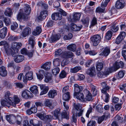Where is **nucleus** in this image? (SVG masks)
<instances>
[{
  "label": "nucleus",
  "mask_w": 126,
  "mask_h": 126,
  "mask_svg": "<svg viewBox=\"0 0 126 126\" xmlns=\"http://www.w3.org/2000/svg\"><path fill=\"white\" fill-rule=\"evenodd\" d=\"M24 11L22 10H20L17 16V19L19 21H21L22 19L24 21L28 19L27 15H29L30 13L31 8L29 5L26 4L24 6Z\"/></svg>",
  "instance_id": "obj_1"
},
{
  "label": "nucleus",
  "mask_w": 126,
  "mask_h": 126,
  "mask_svg": "<svg viewBox=\"0 0 126 126\" xmlns=\"http://www.w3.org/2000/svg\"><path fill=\"white\" fill-rule=\"evenodd\" d=\"M10 95V94L8 92V108L10 106L9 105H10L15 107L16 105L19 103L20 99L18 95H14L12 98L9 96Z\"/></svg>",
  "instance_id": "obj_2"
},
{
  "label": "nucleus",
  "mask_w": 126,
  "mask_h": 126,
  "mask_svg": "<svg viewBox=\"0 0 126 126\" xmlns=\"http://www.w3.org/2000/svg\"><path fill=\"white\" fill-rule=\"evenodd\" d=\"M101 38L99 34L94 35L91 38L92 43L94 46H97L101 41Z\"/></svg>",
  "instance_id": "obj_3"
},
{
  "label": "nucleus",
  "mask_w": 126,
  "mask_h": 126,
  "mask_svg": "<svg viewBox=\"0 0 126 126\" xmlns=\"http://www.w3.org/2000/svg\"><path fill=\"white\" fill-rule=\"evenodd\" d=\"M124 66V64L122 62H115L112 66L110 67V69L111 70V72H112L115 71L120 68H123Z\"/></svg>",
  "instance_id": "obj_4"
},
{
  "label": "nucleus",
  "mask_w": 126,
  "mask_h": 126,
  "mask_svg": "<svg viewBox=\"0 0 126 126\" xmlns=\"http://www.w3.org/2000/svg\"><path fill=\"white\" fill-rule=\"evenodd\" d=\"M110 67L106 69L104 72H101L98 73L97 74L98 76L101 78H105L106 76L108 75L110 73H112L111 72V70Z\"/></svg>",
  "instance_id": "obj_5"
},
{
  "label": "nucleus",
  "mask_w": 126,
  "mask_h": 126,
  "mask_svg": "<svg viewBox=\"0 0 126 126\" xmlns=\"http://www.w3.org/2000/svg\"><path fill=\"white\" fill-rule=\"evenodd\" d=\"M33 79L32 72V71L27 72L23 78V81L25 83H27L28 80H31Z\"/></svg>",
  "instance_id": "obj_6"
},
{
  "label": "nucleus",
  "mask_w": 126,
  "mask_h": 126,
  "mask_svg": "<svg viewBox=\"0 0 126 126\" xmlns=\"http://www.w3.org/2000/svg\"><path fill=\"white\" fill-rule=\"evenodd\" d=\"M126 35V33L125 32H121L116 39V43L117 44H119L124 38Z\"/></svg>",
  "instance_id": "obj_7"
},
{
  "label": "nucleus",
  "mask_w": 126,
  "mask_h": 126,
  "mask_svg": "<svg viewBox=\"0 0 126 126\" xmlns=\"http://www.w3.org/2000/svg\"><path fill=\"white\" fill-rule=\"evenodd\" d=\"M22 96L23 97L26 98H32L33 97L32 93L28 90L23 91L22 94Z\"/></svg>",
  "instance_id": "obj_8"
},
{
  "label": "nucleus",
  "mask_w": 126,
  "mask_h": 126,
  "mask_svg": "<svg viewBox=\"0 0 126 126\" xmlns=\"http://www.w3.org/2000/svg\"><path fill=\"white\" fill-rule=\"evenodd\" d=\"M125 2L123 0H118L117 1L115 4V7L117 9H122L124 6Z\"/></svg>",
  "instance_id": "obj_9"
},
{
  "label": "nucleus",
  "mask_w": 126,
  "mask_h": 126,
  "mask_svg": "<svg viewBox=\"0 0 126 126\" xmlns=\"http://www.w3.org/2000/svg\"><path fill=\"white\" fill-rule=\"evenodd\" d=\"M60 109H57L52 112L51 113L53 115L54 119H58L60 116L61 114L60 112Z\"/></svg>",
  "instance_id": "obj_10"
},
{
  "label": "nucleus",
  "mask_w": 126,
  "mask_h": 126,
  "mask_svg": "<svg viewBox=\"0 0 126 126\" xmlns=\"http://www.w3.org/2000/svg\"><path fill=\"white\" fill-rule=\"evenodd\" d=\"M52 19L55 20H60L62 18V15L61 14L55 13H53L51 16Z\"/></svg>",
  "instance_id": "obj_11"
},
{
  "label": "nucleus",
  "mask_w": 126,
  "mask_h": 126,
  "mask_svg": "<svg viewBox=\"0 0 126 126\" xmlns=\"http://www.w3.org/2000/svg\"><path fill=\"white\" fill-rule=\"evenodd\" d=\"M47 12L46 10L41 11L40 15L38 17V19L41 21L45 19L47 15Z\"/></svg>",
  "instance_id": "obj_12"
},
{
  "label": "nucleus",
  "mask_w": 126,
  "mask_h": 126,
  "mask_svg": "<svg viewBox=\"0 0 126 126\" xmlns=\"http://www.w3.org/2000/svg\"><path fill=\"white\" fill-rule=\"evenodd\" d=\"M83 90V87L81 86H79L77 84H74V95H76V94L79 93Z\"/></svg>",
  "instance_id": "obj_13"
},
{
  "label": "nucleus",
  "mask_w": 126,
  "mask_h": 126,
  "mask_svg": "<svg viewBox=\"0 0 126 126\" xmlns=\"http://www.w3.org/2000/svg\"><path fill=\"white\" fill-rule=\"evenodd\" d=\"M16 121V117L15 116L12 114L8 115V122L10 124H14Z\"/></svg>",
  "instance_id": "obj_14"
},
{
  "label": "nucleus",
  "mask_w": 126,
  "mask_h": 126,
  "mask_svg": "<svg viewBox=\"0 0 126 126\" xmlns=\"http://www.w3.org/2000/svg\"><path fill=\"white\" fill-rule=\"evenodd\" d=\"M112 15L113 14L112 11L110 10L106 14L103 15L101 17L102 19H109L112 17Z\"/></svg>",
  "instance_id": "obj_15"
},
{
  "label": "nucleus",
  "mask_w": 126,
  "mask_h": 126,
  "mask_svg": "<svg viewBox=\"0 0 126 126\" xmlns=\"http://www.w3.org/2000/svg\"><path fill=\"white\" fill-rule=\"evenodd\" d=\"M110 51V48L108 47H106L104 48L103 51L100 54V55L107 56L109 55Z\"/></svg>",
  "instance_id": "obj_16"
},
{
  "label": "nucleus",
  "mask_w": 126,
  "mask_h": 126,
  "mask_svg": "<svg viewBox=\"0 0 126 126\" xmlns=\"http://www.w3.org/2000/svg\"><path fill=\"white\" fill-rule=\"evenodd\" d=\"M7 72L4 66L0 67V75L3 77H5L7 75Z\"/></svg>",
  "instance_id": "obj_17"
},
{
  "label": "nucleus",
  "mask_w": 126,
  "mask_h": 126,
  "mask_svg": "<svg viewBox=\"0 0 126 126\" xmlns=\"http://www.w3.org/2000/svg\"><path fill=\"white\" fill-rule=\"evenodd\" d=\"M40 88L41 90H43L40 94V95H42L46 94L49 89L48 86H46L44 85H41L40 86Z\"/></svg>",
  "instance_id": "obj_18"
},
{
  "label": "nucleus",
  "mask_w": 126,
  "mask_h": 126,
  "mask_svg": "<svg viewBox=\"0 0 126 126\" xmlns=\"http://www.w3.org/2000/svg\"><path fill=\"white\" fill-rule=\"evenodd\" d=\"M7 32V28H2L0 31V37L1 38H4L6 35Z\"/></svg>",
  "instance_id": "obj_19"
},
{
  "label": "nucleus",
  "mask_w": 126,
  "mask_h": 126,
  "mask_svg": "<svg viewBox=\"0 0 126 126\" xmlns=\"http://www.w3.org/2000/svg\"><path fill=\"white\" fill-rule=\"evenodd\" d=\"M31 29L29 27L25 28L23 30L22 33L23 37H25L31 33Z\"/></svg>",
  "instance_id": "obj_20"
},
{
  "label": "nucleus",
  "mask_w": 126,
  "mask_h": 126,
  "mask_svg": "<svg viewBox=\"0 0 126 126\" xmlns=\"http://www.w3.org/2000/svg\"><path fill=\"white\" fill-rule=\"evenodd\" d=\"M87 73L91 76H94L95 75V67L94 66L91 68L87 71Z\"/></svg>",
  "instance_id": "obj_21"
},
{
  "label": "nucleus",
  "mask_w": 126,
  "mask_h": 126,
  "mask_svg": "<svg viewBox=\"0 0 126 126\" xmlns=\"http://www.w3.org/2000/svg\"><path fill=\"white\" fill-rule=\"evenodd\" d=\"M92 96V94L88 91H87L86 96L84 98V102L87 101H90L93 100Z\"/></svg>",
  "instance_id": "obj_22"
},
{
  "label": "nucleus",
  "mask_w": 126,
  "mask_h": 126,
  "mask_svg": "<svg viewBox=\"0 0 126 126\" xmlns=\"http://www.w3.org/2000/svg\"><path fill=\"white\" fill-rule=\"evenodd\" d=\"M4 46L5 51L7 55H8V44L5 41H2L0 42V46Z\"/></svg>",
  "instance_id": "obj_23"
},
{
  "label": "nucleus",
  "mask_w": 126,
  "mask_h": 126,
  "mask_svg": "<svg viewBox=\"0 0 126 126\" xmlns=\"http://www.w3.org/2000/svg\"><path fill=\"white\" fill-rule=\"evenodd\" d=\"M76 95H74L75 97H76V98L82 102H84V95L82 93H78L76 94Z\"/></svg>",
  "instance_id": "obj_24"
},
{
  "label": "nucleus",
  "mask_w": 126,
  "mask_h": 126,
  "mask_svg": "<svg viewBox=\"0 0 126 126\" xmlns=\"http://www.w3.org/2000/svg\"><path fill=\"white\" fill-rule=\"evenodd\" d=\"M30 90L33 93V94L37 95L38 94V87L37 86H33L30 88Z\"/></svg>",
  "instance_id": "obj_25"
},
{
  "label": "nucleus",
  "mask_w": 126,
  "mask_h": 126,
  "mask_svg": "<svg viewBox=\"0 0 126 126\" xmlns=\"http://www.w3.org/2000/svg\"><path fill=\"white\" fill-rule=\"evenodd\" d=\"M16 57V58L14 59V61L17 63H19L22 62L24 59V56L21 55H17Z\"/></svg>",
  "instance_id": "obj_26"
},
{
  "label": "nucleus",
  "mask_w": 126,
  "mask_h": 126,
  "mask_svg": "<svg viewBox=\"0 0 126 126\" xmlns=\"http://www.w3.org/2000/svg\"><path fill=\"white\" fill-rule=\"evenodd\" d=\"M22 45L21 43L16 42L12 43V47L13 49H18L20 48Z\"/></svg>",
  "instance_id": "obj_27"
},
{
  "label": "nucleus",
  "mask_w": 126,
  "mask_h": 126,
  "mask_svg": "<svg viewBox=\"0 0 126 126\" xmlns=\"http://www.w3.org/2000/svg\"><path fill=\"white\" fill-rule=\"evenodd\" d=\"M53 119H54L53 116L50 115H47L45 116L44 121L46 123H48Z\"/></svg>",
  "instance_id": "obj_28"
},
{
  "label": "nucleus",
  "mask_w": 126,
  "mask_h": 126,
  "mask_svg": "<svg viewBox=\"0 0 126 126\" xmlns=\"http://www.w3.org/2000/svg\"><path fill=\"white\" fill-rule=\"evenodd\" d=\"M8 94H7L5 95V98L3 99L1 101V105L3 106H7L8 103Z\"/></svg>",
  "instance_id": "obj_29"
},
{
  "label": "nucleus",
  "mask_w": 126,
  "mask_h": 126,
  "mask_svg": "<svg viewBox=\"0 0 126 126\" xmlns=\"http://www.w3.org/2000/svg\"><path fill=\"white\" fill-rule=\"evenodd\" d=\"M57 92L55 90H51L48 92V97L50 98H53L57 94Z\"/></svg>",
  "instance_id": "obj_30"
},
{
  "label": "nucleus",
  "mask_w": 126,
  "mask_h": 126,
  "mask_svg": "<svg viewBox=\"0 0 126 126\" xmlns=\"http://www.w3.org/2000/svg\"><path fill=\"white\" fill-rule=\"evenodd\" d=\"M41 32V29L40 27H37L32 32V34L35 36L39 35Z\"/></svg>",
  "instance_id": "obj_31"
},
{
  "label": "nucleus",
  "mask_w": 126,
  "mask_h": 126,
  "mask_svg": "<svg viewBox=\"0 0 126 126\" xmlns=\"http://www.w3.org/2000/svg\"><path fill=\"white\" fill-rule=\"evenodd\" d=\"M39 73H36L38 79L40 80H41L43 78V75L44 74V72L43 70H40L39 71Z\"/></svg>",
  "instance_id": "obj_32"
},
{
  "label": "nucleus",
  "mask_w": 126,
  "mask_h": 126,
  "mask_svg": "<svg viewBox=\"0 0 126 126\" xmlns=\"http://www.w3.org/2000/svg\"><path fill=\"white\" fill-rule=\"evenodd\" d=\"M44 105L45 106L49 107L50 108L52 109L53 107L52 106L51 101L48 99H46L45 101Z\"/></svg>",
  "instance_id": "obj_33"
},
{
  "label": "nucleus",
  "mask_w": 126,
  "mask_h": 126,
  "mask_svg": "<svg viewBox=\"0 0 126 126\" xmlns=\"http://www.w3.org/2000/svg\"><path fill=\"white\" fill-rule=\"evenodd\" d=\"M62 117L68 119L69 118V112L68 111L63 110L61 114Z\"/></svg>",
  "instance_id": "obj_34"
},
{
  "label": "nucleus",
  "mask_w": 126,
  "mask_h": 126,
  "mask_svg": "<svg viewBox=\"0 0 126 126\" xmlns=\"http://www.w3.org/2000/svg\"><path fill=\"white\" fill-rule=\"evenodd\" d=\"M51 64V62H47L43 65L41 66V67L45 70H48L50 68Z\"/></svg>",
  "instance_id": "obj_35"
},
{
  "label": "nucleus",
  "mask_w": 126,
  "mask_h": 126,
  "mask_svg": "<svg viewBox=\"0 0 126 126\" xmlns=\"http://www.w3.org/2000/svg\"><path fill=\"white\" fill-rule=\"evenodd\" d=\"M82 27L81 25L80 26H77L76 25L72 24L71 26V29L73 30L74 31H79Z\"/></svg>",
  "instance_id": "obj_36"
},
{
  "label": "nucleus",
  "mask_w": 126,
  "mask_h": 126,
  "mask_svg": "<svg viewBox=\"0 0 126 126\" xmlns=\"http://www.w3.org/2000/svg\"><path fill=\"white\" fill-rule=\"evenodd\" d=\"M74 56L73 54L71 52L65 51L64 52L63 57L71 58Z\"/></svg>",
  "instance_id": "obj_37"
},
{
  "label": "nucleus",
  "mask_w": 126,
  "mask_h": 126,
  "mask_svg": "<svg viewBox=\"0 0 126 126\" xmlns=\"http://www.w3.org/2000/svg\"><path fill=\"white\" fill-rule=\"evenodd\" d=\"M76 48V45L74 44L70 45L67 47V48L68 49L73 52L75 51Z\"/></svg>",
  "instance_id": "obj_38"
},
{
  "label": "nucleus",
  "mask_w": 126,
  "mask_h": 126,
  "mask_svg": "<svg viewBox=\"0 0 126 126\" xmlns=\"http://www.w3.org/2000/svg\"><path fill=\"white\" fill-rule=\"evenodd\" d=\"M96 70L98 71H100L103 68V63H98L96 64Z\"/></svg>",
  "instance_id": "obj_39"
},
{
  "label": "nucleus",
  "mask_w": 126,
  "mask_h": 126,
  "mask_svg": "<svg viewBox=\"0 0 126 126\" xmlns=\"http://www.w3.org/2000/svg\"><path fill=\"white\" fill-rule=\"evenodd\" d=\"M18 54V50L17 49H13L10 51V54L12 56L16 57Z\"/></svg>",
  "instance_id": "obj_40"
},
{
  "label": "nucleus",
  "mask_w": 126,
  "mask_h": 126,
  "mask_svg": "<svg viewBox=\"0 0 126 126\" xmlns=\"http://www.w3.org/2000/svg\"><path fill=\"white\" fill-rule=\"evenodd\" d=\"M64 52L63 53V51L61 49H59L55 52V56H62L63 57Z\"/></svg>",
  "instance_id": "obj_41"
},
{
  "label": "nucleus",
  "mask_w": 126,
  "mask_h": 126,
  "mask_svg": "<svg viewBox=\"0 0 126 126\" xmlns=\"http://www.w3.org/2000/svg\"><path fill=\"white\" fill-rule=\"evenodd\" d=\"M81 21L82 23L85 25L86 27L88 26L89 23V19L88 17H83L81 19Z\"/></svg>",
  "instance_id": "obj_42"
},
{
  "label": "nucleus",
  "mask_w": 126,
  "mask_h": 126,
  "mask_svg": "<svg viewBox=\"0 0 126 126\" xmlns=\"http://www.w3.org/2000/svg\"><path fill=\"white\" fill-rule=\"evenodd\" d=\"M28 44L30 45L32 49L34 48L35 43L33 38H29Z\"/></svg>",
  "instance_id": "obj_43"
},
{
  "label": "nucleus",
  "mask_w": 126,
  "mask_h": 126,
  "mask_svg": "<svg viewBox=\"0 0 126 126\" xmlns=\"http://www.w3.org/2000/svg\"><path fill=\"white\" fill-rule=\"evenodd\" d=\"M125 71H124L121 70L120 71L116 76L117 79H119L123 78L125 75Z\"/></svg>",
  "instance_id": "obj_44"
},
{
  "label": "nucleus",
  "mask_w": 126,
  "mask_h": 126,
  "mask_svg": "<svg viewBox=\"0 0 126 126\" xmlns=\"http://www.w3.org/2000/svg\"><path fill=\"white\" fill-rule=\"evenodd\" d=\"M81 68L79 66H76L73 68H71L70 72L72 73H75L80 70Z\"/></svg>",
  "instance_id": "obj_45"
},
{
  "label": "nucleus",
  "mask_w": 126,
  "mask_h": 126,
  "mask_svg": "<svg viewBox=\"0 0 126 126\" xmlns=\"http://www.w3.org/2000/svg\"><path fill=\"white\" fill-rule=\"evenodd\" d=\"M18 24L16 22H14L12 25L11 26V29L14 31L15 32H19L17 30L16 31V30L18 27Z\"/></svg>",
  "instance_id": "obj_46"
},
{
  "label": "nucleus",
  "mask_w": 126,
  "mask_h": 126,
  "mask_svg": "<svg viewBox=\"0 0 126 126\" xmlns=\"http://www.w3.org/2000/svg\"><path fill=\"white\" fill-rule=\"evenodd\" d=\"M112 32L110 31H109L106 32L105 36V37L106 39L110 40L112 36Z\"/></svg>",
  "instance_id": "obj_47"
},
{
  "label": "nucleus",
  "mask_w": 126,
  "mask_h": 126,
  "mask_svg": "<svg viewBox=\"0 0 126 126\" xmlns=\"http://www.w3.org/2000/svg\"><path fill=\"white\" fill-rule=\"evenodd\" d=\"M80 16V14L79 13H76L73 16V21L78 20L79 19Z\"/></svg>",
  "instance_id": "obj_48"
},
{
  "label": "nucleus",
  "mask_w": 126,
  "mask_h": 126,
  "mask_svg": "<svg viewBox=\"0 0 126 126\" xmlns=\"http://www.w3.org/2000/svg\"><path fill=\"white\" fill-rule=\"evenodd\" d=\"M70 98V93L69 92H66L63 95V99L65 101L68 100Z\"/></svg>",
  "instance_id": "obj_49"
},
{
  "label": "nucleus",
  "mask_w": 126,
  "mask_h": 126,
  "mask_svg": "<svg viewBox=\"0 0 126 126\" xmlns=\"http://www.w3.org/2000/svg\"><path fill=\"white\" fill-rule=\"evenodd\" d=\"M91 87L92 88V92L93 96H95L98 93L96 87L93 85H92Z\"/></svg>",
  "instance_id": "obj_50"
},
{
  "label": "nucleus",
  "mask_w": 126,
  "mask_h": 126,
  "mask_svg": "<svg viewBox=\"0 0 126 126\" xmlns=\"http://www.w3.org/2000/svg\"><path fill=\"white\" fill-rule=\"evenodd\" d=\"M73 105L75 109L78 111H79L82 109L81 105L79 104L74 103Z\"/></svg>",
  "instance_id": "obj_51"
},
{
  "label": "nucleus",
  "mask_w": 126,
  "mask_h": 126,
  "mask_svg": "<svg viewBox=\"0 0 126 126\" xmlns=\"http://www.w3.org/2000/svg\"><path fill=\"white\" fill-rule=\"evenodd\" d=\"M44 81L46 83H51L52 79L51 76H46L45 77Z\"/></svg>",
  "instance_id": "obj_52"
},
{
  "label": "nucleus",
  "mask_w": 126,
  "mask_h": 126,
  "mask_svg": "<svg viewBox=\"0 0 126 126\" xmlns=\"http://www.w3.org/2000/svg\"><path fill=\"white\" fill-rule=\"evenodd\" d=\"M54 65L55 66H57L59 65V59L56 58L54 59L53 61Z\"/></svg>",
  "instance_id": "obj_53"
},
{
  "label": "nucleus",
  "mask_w": 126,
  "mask_h": 126,
  "mask_svg": "<svg viewBox=\"0 0 126 126\" xmlns=\"http://www.w3.org/2000/svg\"><path fill=\"white\" fill-rule=\"evenodd\" d=\"M101 85L103 88L104 89L106 90H109L110 87L109 86H107L106 83L105 82H103L101 83Z\"/></svg>",
  "instance_id": "obj_54"
},
{
  "label": "nucleus",
  "mask_w": 126,
  "mask_h": 126,
  "mask_svg": "<svg viewBox=\"0 0 126 126\" xmlns=\"http://www.w3.org/2000/svg\"><path fill=\"white\" fill-rule=\"evenodd\" d=\"M105 10V9H102L100 7H97L96 9V12L98 13H104Z\"/></svg>",
  "instance_id": "obj_55"
},
{
  "label": "nucleus",
  "mask_w": 126,
  "mask_h": 126,
  "mask_svg": "<svg viewBox=\"0 0 126 126\" xmlns=\"http://www.w3.org/2000/svg\"><path fill=\"white\" fill-rule=\"evenodd\" d=\"M59 71L60 69L58 67H56L53 69L52 70V73L55 75H56L59 73Z\"/></svg>",
  "instance_id": "obj_56"
},
{
  "label": "nucleus",
  "mask_w": 126,
  "mask_h": 126,
  "mask_svg": "<svg viewBox=\"0 0 126 126\" xmlns=\"http://www.w3.org/2000/svg\"><path fill=\"white\" fill-rule=\"evenodd\" d=\"M96 124V122L94 121L91 120L87 124V126H95Z\"/></svg>",
  "instance_id": "obj_57"
},
{
  "label": "nucleus",
  "mask_w": 126,
  "mask_h": 126,
  "mask_svg": "<svg viewBox=\"0 0 126 126\" xmlns=\"http://www.w3.org/2000/svg\"><path fill=\"white\" fill-rule=\"evenodd\" d=\"M66 72L64 70H63L60 74V77L61 78H64L66 77Z\"/></svg>",
  "instance_id": "obj_58"
},
{
  "label": "nucleus",
  "mask_w": 126,
  "mask_h": 126,
  "mask_svg": "<svg viewBox=\"0 0 126 126\" xmlns=\"http://www.w3.org/2000/svg\"><path fill=\"white\" fill-rule=\"evenodd\" d=\"M36 115L40 119L43 120L44 121L45 116H44L43 114L40 113H38L36 114Z\"/></svg>",
  "instance_id": "obj_59"
},
{
  "label": "nucleus",
  "mask_w": 126,
  "mask_h": 126,
  "mask_svg": "<svg viewBox=\"0 0 126 126\" xmlns=\"http://www.w3.org/2000/svg\"><path fill=\"white\" fill-rule=\"evenodd\" d=\"M53 21L51 20H49L47 23L46 26L48 27H51L53 25Z\"/></svg>",
  "instance_id": "obj_60"
},
{
  "label": "nucleus",
  "mask_w": 126,
  "mask_h": 126,
  "mask_svg": "<svg viewBox=\"0 0 126 126\" xmlns=\"http://www.w3.org/2000/svg\"><path fill=\"white\" fill-rule=\"evenodd\" d=\"M28 51L27 50L24 48H22L20 50L21 53L23 55H26Z\"/></svg>",
  "instance_id": "obj_61"
},
{
  "label": "nucleus",
  "mask_w": 126,
  "mask_h": 126,
  "mask_svg": "<svg viewBox=\"0 0 126 126\" xmlns=\"http://www.w3.org/2000/svg\"><path fill=\"white\" fill-rule=\"evenodd\" d=\"M119 27L118 26H113L112 27L111 30L114 32H116L119 30Z\"/></svg>",
  "instance_id": "obj_62"
},
{
  "label": "nucleus",
  "mask_w": 126,
  "mask_h": 126,
  "mask_svg": "<svg viewBox=\"0 0 126 126\" xmlns=\"http://www.w3.org/2000/svg\"><path fill=\"white\" fill-rule=\"evenodd\" d=\"M122 106L121 104H118L115 106V108L116 110H119L121 109Z\"/></svg>",
  "instance_id": "obj_63"
},
{
  "label": "nucleus",
  "mask_w": 126,
  "mask_h": 126,
  "mask_svg": "<svg viewBox=\"0 0 126 126\" xmlns=\"http://www.w3.org/2000/svg\"><path fill=\"white\" fill-rule=\"evenodd\" d=\"M105 118V116L104 115L98 117V123L99 124H100L103 121Z\"/></svg>",
  "instance_id": "obj_64"
}]
</instances>
